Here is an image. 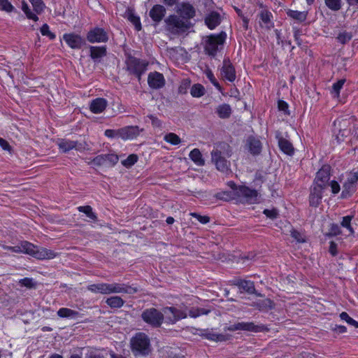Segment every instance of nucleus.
<instances>
[{
  "mask_svg": "<svg viewBox=\"0 0 358 358\" xmlns=\"http://www.w3.org/2000/svg\"><path fill=\"white\" fill-rule=\"evenodd\" d=\"M226 329L230 331H243L255 333L267 332L269 331V329L264 324H255L252 322H237L229 325Z\"/></svg>",
  "mask_w": 358,
  "mask_h": 358,
  "instance_id": "nucleus-7",
  "label": "nucleus"
},
{
  "mask_svg": "<svg viewBox=\"0 0 358 358\" xmlns=\"http://www.w3.org/2000/svg\"><path fill=\"white\" fill-rule=\"evenodd\" d=\"M78 210L85 213L87 217L94 222H96L98 220L96 215L92 211V208L90 206H79L78 207Z\"/></svg>",
  "mask_w": 358,
  "mask_h": 358,
  "instance_id": "nucleus-38",
  "label": "nucleus"
},
{
  "mask_svg": "<svg viewBox=\"0 0 358 358\" xmlns=\"http://www.w3.org/2000/svg\"><path fill=\"white\" fill-rule=\"evenodd\" d=\"M57 314L62 318L80 319L83 316V314L68 308H59L57 310Z\"/></svg>",
  "mask_w": 358,
  "mask_h": 358,
  "instance_id": "nucleus-28",
  "label": "nucleus"
},
{
  "mask_svg": "<svg viewBox=\"0 0 358 358\" xmlns=\"http://www.w3.org/2000/svg\"><path fill=\"white\" fill-rule=\"evenodd\" d=\"M352 33L345 31L339 33L338 36L336 37V39L341 43L345 44L346 43L349 42L352 39Z\"/></svg>",
  "mask_w": 358,
  "mask_h": 358,
  "instance_id": "nucleus-52",
  "label": "nucleus"
},
{
  "mask_svg": "<svg viewBox=\"0 0 358 358\" xmlns=\"http://www.w3.org/2000/svg\"><path fill=\"white\" fill-rule=\"evenodd\" d=\"M263 214L271 220H275L279 215L278 210L276 208H273L271 210L264 209Z\"/></svg>",
  "mask_w": 358,
  "mask_h": 358,
  "instance_id": "nucleus-57",
  "label": "nucleus"
},
{
  "mask_svg": "<svg viewBox=\"0 0 358 358\" xmlns=\"http://www.w3.org/2000/svg\"><path fill=\"white\" fill-rule=\"evenodd\" d=\"M187 317V315L185 310L173 306L164 307L163 313L155 308H146L141 315L142 320L154 329L161 327L164 320L167 324H174Z\"/></svg>",
  "mask_w": 358,
  "mask_h": 358,
  "instance_id": "nucleus-1",
  "label": "nucleus"
},
{
  "mask_svg": "<svg viewBox=\"0 0 358 358\" xmlns=\"http://www.w3.org/2000/svg\"><path fill=\"white\" fill-rule=\"evenodd\" d=\"M22 10L28 19L32 20L34 22H37L38 20V17L31 10L29 5L25 1L22 2Z\"/></svg>",
  "mask_w": 358,
  "mask_h": 358,
  "instance_id": "nucleus-42",
  "label": "nucleus"
},
{
  "mask_svg": "<svg viewBox=\"0 0 358 358\" xmlns=\"http://www.w3.org/2000/svg\"><path fill=\"white\" fill-rule=\"evenodd\" d=\"M215 113L220 118L228 119L232 113V110L229 104L223 103L216 108Z\"/></svg>",
  "mask_w": 358,
  "mask_h": 358,
  "instance_id": "nucleus-32",
  "label": "nucleus"
},
{
  "mask_svg": "<svg viewBox=\"0 0 358 358\" xmlns=\"http://www.w3.org/2000/svg\"><path fill=\"white\" fill-rule=\"evenodd\" d=\"M147 117L151 120V123L153 127H162V122L160 121V120L158 119V117H157L154 115H148Z\"/></svg>",
  "mask_w": 358,
  "mask_h": 358,
  "instance_id": "nucleus-64",
  "label": "nucleus"
},
{
  "mask_svg": "<svg viewBox=\"0 0 358 358\" xmlns=\"http://www.w3.org/2000/svg\"><path fill=\"white\" fill-rule=\"evenodd\" d=\"M259 16L261 20L265 24H268L271 22V18L273 17L272 13L268 10H262Z\"/></svg>",
  "mask_w": 358,
  "mask_h": 358,
  "instance_id": "nucleus-53",
  "label": "nucleus"
},
{
  "mask_svg": "<svg viewBox=\"0 0 358 358\" xmlns=\"http://www.w3.org/2000/svg\"><path fill=\"white\" fill-rule=\"evenodd\" d=\"M126 71L129 75L135 76L140 82L141 76L145 73L149 64L146 60L133 56L130 52H125Z\"/></svg>",
  "mask_w": 358,
  "mask_h": 358,
  "instance_id": "nucleus-4",
  "label": "nucleus"
},
{
  "mask_svg": "<svg viewBox=\"0 0 358 358\" xmlns=\"http://www.w3.org/2000/svg\"><path fill=\"white\" fill-rule=\"evenodd\" d=\"M226 38L227 34L224 31L206 36L203 38V48L206 54L215 57L219 51V46L224 45Z\"/></svg>",
  "mask_w": 358,
  "mask_h": 358,
  "instance_id": "nucleus-5",
  "label": "nucleus"
},
{
  "mask_svg": "<svg viewBox=\"0 0 358 358\" xmlns=\"http://www.w3.org/2000/svg\"><path fill=\"white\" fill-rule=\"evenodd\" d=\"M205 88L201 84H194L192 85L190 94L193 97H201L205 94Z\"/></svg>",
  "mask_w": 358,
  "mask_h": 358,
  "instance_id": "nucleus-40",
  "label": "nucleus"
},
{
  "mask_svg": "<svg viewBox=\"0 0 358 358\" xmlns=\"http://www.w3.org/2000/svg\"><path fill=\"white\" fill-rule=\"evenodd\" d=\"M257 306L260 310H271L274 308V303L270 299H265L257 302Z\"/></svg>",
  "mask_w": 358,
  "mask_h": 358,
  "instance_id": "nucleus-41",
  "label": "nucleus"
},
{
  "mask_svg": "<svg viewBox=\"0 0 358 358\" xmlns=\"http://www.w3.org/2000/svg\"><path fill=\"white\" fill-rule=\"evenodd\" d=\"M119 160V157L116 154H104L95 157L92 163L96 166H103L108 164L110 166H115Z\"/></svg>",
  "mask_w": 358,
  "mask_h": 358,
  "instance_id": "nucleus-16",
  "label": "nucleus"
},
{
  "mask_svg": "<svg viewBox=\"0 0 358 358\" xmlns=\"http://www.w3.org/2000/svg\"><path fill=\"white\" fill-rule=\"evenodd\" d=\"M229 285L237 287L241 294L246 293L250 295L255 294L257 296H262V295L256 290L255 282L252 280L235 278L229 281Z\"/></svg>",
  "mask_w": 358,
  "mask_h": 358,
  "instance_id": "nucleus-8",
  "label": "nucleus"
},
{
  "mask_svg": "<svg viewBox=\"0 0 358 358\" xmlns=\"http://www.w3.org/2000/svg\"><path fill=\"white\" fill-rule=\"evenodd\" d=\"M190 215L196 220L201 224H207L210 222V217L207 215H201L197 213H191Z\"/></svg>",
  "mask_w": 358,
  "mask_h": 358,
  "instance_id": "nucleus-61",
  "label": "nucleus"
},
{
  "mask_svg": "<svg viewBox=\"0 0 358 358\" xmlns=\"http://www.w3.org/2000/svg\"><path fill=\"white\" fill-rule=\"evenodd\" d=\"M59 147L64 152H67L72 149L80 150L83 148L81 143L69 140H62L59 143Z\"/></svg>",
  "mask_w": 358,
  "mask_h": 358,
  "instance_id": "nucleus-29",
  "label": "nucleus"
},
{
  "mask_svg": "<svg viewBox=\"0 0 358 358\" xmlns=\"http://www.w3.org/2000/svg\"><path fill=\"white\" fill-rule=\"evenodd\" d=\"M166 13V8L161 4L154 5L149 11V16L153 22V25L157 27L164 18Z\"/></svg>",
  "mask_w": 358,
  "mask_h": 358,
  "instance_id": "nucleus-17",
  "label": "nucleus"
},
{
  "mask_svg": "<svg viewBox=\"0 0 358 358\" xmlns=\"http://www.w3.org/2000/svg\"><path fill=\"white\" fill-rule=\"evenodd\" d=\"M90 50V57L94 63H100L101 59L107 55V48L106 45L93 46L87 45Z\"/></svg>",
  "mask_w": 358,
  "mask_h": 358,
  "instance_id": "nucleus-22",
  "label": "nucleus"
},
{
  "mask_svg": "<svg viewBox=\"0 0 358 358\" xmlns=\"http://www.w3.org/2000/svg\"><path fill=\"white\" fill-rule=\"evenodd\" d=\"M237 196L244 198L245 202L249 204L258 203L257 191L245 185H239Z\"/></svg>",
  "mask_w": 358,
  "mask_h": 358,
  "instance_id": "nucleus-12",
  "label": "nucleus"
},
{
  "mask_svg": "<svg viewBox=\"0 0 358 358\" xmlns=\"http://www.w3.org/2000/svg\"><path fill=\"white\" fill-rule=\"evenodd\" d=\"M62 39L70 48L73 50H80L87 45L85 38L76 32L64 34Z\"/></svg>",
  "mask_w": 358,
  "mask_h": 358,
  "instance_id": "nucleus-10",
  "label": "nucleus"
},
{
  "mask_svg": "<svg viewBox=\"0 0 358 358\" xmlns=\"http://www.w3.org/2000/svg\"><path fill=\"white\" fill-rule=\"evenodd\" d=\"M327 188L320 185L313 184L310 187L309 205L317 208L322 202V194Z\"/></svg>",
  "mask_w": 358,
  "mask_h": 358,
  "instance_id": "nucleus-13",
  "label": "nucleus"
},
{
  "mask_svg": "<svg viewBox=\"0 0 358 358\" xmlns=\"http://www.w3.org/2000/svg\"><path fill=\"white\" fill-rule=\"evenodd\" d=\"M0 9L6 12H11L14 10V7L8 0H0Z\"/></svg>",
  "mask_w": 358,
  "mask_h": 358,
  "instance_id": "nucleus-60",
  "label": "nucleus"
},
{
  "mask_svg": "<svg viewBox=\"0 0 358 358\" xmlns=\"http://www.w3.org/2000/svg\"><path fill=\"white\" fill-rule=\"evenodd\" d=\"M178 12L180 13L182 19L187 22H189V20L194 18L196 15L194 7L189 3H182Z\"/></svg>",
  "mask_w": 358,
  "mask_h": 358,
  "instance_id": "nucleus-25",
  "label": "nucleus"
},
{
  "mask_svg": "<svg viewBox=\"0 0 358 358\" xmlns=\"http://www.w3.org/2000/svg\"><path fill=\"white\" fill-rule=\"evenodd\" d=\"M19 282L22 287H25L27 288H33L36 285V283L34 282V280L30 278H24L23 279H21Z\"/></svg>",
  "mask_w": 358,
  "mask_h": 358,
  "instance_id": "nucleus-58",
  "label": "nucleus"
},
{
  "mask_svg": "<svg viewBox=\"0 0 358 358\" xmlns=\"http://www.w3.org/2000/svg\"><path fill=\"white\" fill-rule=\"evenodd\" d=\"M107 101L103 98H96L91 101L90 109L95 114L102 113L106 108Z\"/></svg>",
  "mask_w": 358,
  "mask_h": 358,
  "instance_id": "nucleus-27",
  "label": "nucleus"
},
{
  "mask_svg": "<svg viewBox=\"0 0 358 358\" xmlns=\"http://www.w3.org/2000/svg\"><path fill=\"white\" fill-rule=\"evenodd\" d=\"M328 186L331 187V192L334 194H336L340 192V185L336 180H331L330 182H328Z\"/></svg>",
  "mask_w": 358,
  "mask_h": 358,
  "instance_id": "nucleus-62",
  "label": "nucleus"
},
{
  "mask_svg": "<svg viewBox=\"0 0 358 358\" xmlns=\"http://www.w3.org/2000/svg\"><path fill=\"white\" fill-rule=\"evenodd\" d=\"M189 158L198 166H203L205 161L202 157L201 152L198 148L193 149L189 155Z\"/></svg>",
  "mask_w": 358,
  "mask_h": 358,
  "instance_id": "nucleus-35",
  "label": "nucleus"
},
{
  "mask_svg": "<svg viewBox=\"0 0 358 358\" xmlns=\"http://www.w3.org/2000/svg\"><path fill=\"white\" fill-rule=\"evenodd\" d=\"M350 131L338 130V133L336 135V140L338 143H341L345 140V138L349 136Z\"/></svg>",
  "mask_w": 358,
  "mask_h": 358,
  "instance_id": "nucleus-56",
  "label": "nucleus"
},
{
  "mask_svg": "<svg viewBox=\"0 0 358 358\" xmlns=\"http://www.w3.org/2000/svg\"><path fill=\"white\" fill-rule=\"evenodd\" d=\"M211 152H217L220 155L227 157V158H229L233 153L231 147L225 142L219 143Z\"/></svg>",
  "mask_w": 358,
  "mask_h": 358,
  "instance_id": "nucleus-30",
  "label": "nucleus"
},
{
  "mask_svg": "<svg viewBox=\"0 0 358 358\" xmlns=\"http://www.w3.org/2000/svg\"><path fill=\"white\" fill-rule=\"evenodd\" d=\"M340 317L342 320H345L348 324L358 328V322L350 317L346 312H342L340 314Z\"/></svg>",
  "mask_w": 358,
  "mask_h": 358,
  "instance_id": "nucleus-54",
  "label": "nucleus"
},
{
  "mask_svg": "<svg viewBox=\"0 0 358 358\" xmlns=\"http://www.w3.org/2000/svg\"><path fill=\"white\" fill-rule=\"evenodd\" d=\"M287 15L288 17H289L299 22H303L307 18L308 12L307 11L301 12V11H298V10H288L287 11Z\"/></svg>",
  "mask_w": 358,
  "mask_h": 358,
  "instance_id": "nucleus-34",
  "label": "nucleus"
},
{
  "mask_svg": "<svg viewBox=\"0 0 358 358\" xmlns=\"http://www.w3.org/2000/svg\"><path fill=\"white\" fill-rule=\"evenodd\" d=\"M205 24L208 29L213 30L221 23V16L217 11H211L205 17Z\"/></svg>",
  "mask_w": 358,
  "mask_h": 358,
  "instance_id": "nucleus-26",
  "label": "nucleus"
},
{
  "mask_svg": "<svg viewBox=\"0 0 358 358\" xmlns=\"http://www.w3.org/2000/svg\"><path fill=\"white\" fill-rule=\"evenodd\" d=\"M353 215H347L343 217L341 222V226L348 229L350 231V234L352 235L355 233L353 228L351 226V221L353 219Z\"/></svg>",
  "mask_w": 358,
  "mask_h": 358,
  "instance_id": "nucleus-47",
  "label": "nucleus"
},
{
  "mask_svg": "<svg viewBox=\"0 0 358 358\" xmlns=\"http://www.w3.org/2000/svg\"><path fill=\"white\" fill-rule=\"evenodd\" d=\"M245 146L248 152L254 156L259 155L262 150V142L252 136L248 138Z\"/></svg>",
  "mask_w": 358,
  "mask_h": 358,
  "instance_id": "nucleus-24",
  "label": "nucleus"
},
{
  "mask_svg": "<svg viewBox=\"0 0 358 358\" xmlns=\"http://www.w3.org/2000/svg\"><path fill=\"white\" fill-rule=\"evenodd\" d=\"M342 234L340 227L338 224L336 223H331L330 224V228L329 232L325 234V236L327 237H334Z\"/></svg>",
  "mask_w": 358,
  "mask_h": 358,
  "instance_id": "nucleus-46",
  "label": "nucleus"
},
{
  "mask_svg": "<svg viewBox=\"0 0 358 358\" xmlns=\"http://www.w3.org/2000/svg\"><path fill=\"white\" fill-rule=\"evenodd\" d=\"M326 6L334 11L341 8V0H324Z\"/></svg>",
  "mask_w": 358,
  "mask_h": 358,
  "instance_id": "nucleus-50",
  "label": "nucleus"
},
{
  "mask_svg": "<svg viewBox=\"0 0 358 358\" xmlns=\"http://www.w3.org/2000/svg\"><path fill=\"white\" fill-rule=\"evenodd\" d=\"M205 74L206 77L208 78V80L210 81V83L217 88V90H218L219 92L224 94L223 88L214 76L213 71L210 69H207L205 71Z\"/></svg>",
  "mask_w": 358,
  "mask_h": 358,
  "instance_id": "nucleus-39",
  "label": "nucleus"
},
{
  "mask_svg": "<svg viewBox=\"0 0 358 358\" xmlns=\"http://www.w3.org/2000/svg\"><path fill=\"white\" fill-rule=\"evenodd\" d=\"M221 74L224 79L229 82H234L236 80V70L229 58H224L223 60Z\"/></svg>",
  "mask_w": 358,
  "mask_h": 358,
  "instance_id": "nucleus-20",
  "label": "nucleus"
},
{
  "mask_svg": "<svg viewBox=\"0 0 358 358\" xmlns=\"http://www.w3.org/2000/svg\"><path fill=\"white\" fill-rule=\"evenodd\" d=\"M125 303V301L119 296H113L106 300V303L111 308H120Z\"/></svg>",
  "mask_w": 358,
  "mask_h": 358,
  "instance_id": "nucleus-33",
  "label": "nucleus"
},
{
  "mask_svg": "<svg viewBox=\"0 0 358 358\" xmlns=\"http://www.w3.org/2000/svg\"><path fill=\"white\" fill-rule=\"evenodd\" d=\"M29 1L32 4L34 10L37 14H41L43 11L45 6V3H43V0H29Z\"/></svg>",
  "mask_w": 358,
  "mask_h": 358,
  "instance_id": "nucleus-48",
  "label": "nucleus"
},
{
  "mask_svg": "<svg viewBox=\"0 0 358 358\" xmlns=\"http://www.w3.org/2000/svg\"><path fill=\"white\" fill-rule=\"evenodd\" d=\"M343 191L341 194L342 199H346L350 196L356 191V185L349 183L345 181L343 185Z\"/></svg>",
  "mask_w": 358,
  "mask_h": 358,
  "instance_id": "nucleus-36",
  "label": "nucleus"
},
{
  "mask_svg": "<svg viewBox=\"0 0 358 358\" xmlns=\"http://www.w3.org/2000/svg\"><path fill=\"white\" fill-rule=\"evenodd\" d=\"M148 83L150 88L159 90L165 85L166 81L162 73L154 71L148 74Z\"/></svg>",
  "mask_w": 358,
  "mask_h": 358,
  "instance_id": "nucleus-18",
  "label": "nucleus"
},
{
  "mask_svg": "<svg viewBox=\"0 0 358 358\" xmlns=\"http://www.w3.org/2000/svg\"><path fill=\"white\" fill-rule=\"evenodd\" d=\"M86 41L90 43H106L109 39L108 31L101 27L91 28L86 34Z\"/></svg>",
  "mask_w": 358,
  "mask_h": 358,
  "instance_id": "nucleus-9",
  "label": "nucleus"
},
{
  "mask_svg": "<svg viewBox=\"0 0 358 358\" xmlns=\"http://www.w3.org/2000/svg\"><path fill=\"white\" fill-rule=\"evenodd\" d=\"M138 157L136 154L129 155L127 158L122 162L124 166L127 168L131 167L135 163L137 162Z\"/></svg>",
  "mask_w": 358,
  "mask_h": 358,
  "instance_id": "nucleus-49",
  "label": "nucleus"
},
{
  "mask_svg": "<svg viewBox=\"0 0 358 358\" xmlns=\"http://www.w3.org/2000/svg\"><path fill=\"white\" fill-rule=\"evenodd\" d=\"M165 29L172 34L176 35L186 31L190 28L191 23L183 20L179 16L173 14L164 19Z\"/></svg>",
  "mask_w": 358,
  "mask_h": 358,
  "instance_id": "nucleus-6",
  "label": "nucleus"
},
{
  "mask_svg": "<svg viewBox=\"0 0 358 358\" xmlns=\"http://www.w3.org/2000/svg\"><path fill=\"white\" fill-rule=\"evenodd\" d=\"M215 197L218 200H222L224 201H229L234 199L233 194L229 191H223L220 192H217L215 194Z\"/></svg>",
  "mask_w": 358,
  "mask_h": 358,
  "instance_id": "nucleus-51",
  "label": "nucleus"
},
{
  "mask_svg": "<svg viewBox=\"0 0 358 358\" xmlns=\"http://www.w3.org/2000/svg\"><path fill=\"white\" fill-rule=\"evenodd\" d=\"M345 82V79H341V80H338L336 83L333 84L331 94L334 97L339 96L340 91L342 89Z\"/></svg>",
  "mask_w": 358,
  "mask_h": 358,
  "instance_id": "nucleus-44",
  "label": "nucleus"
},
{
  "mask_svg": "<svg viewBox=\"0 0 358 358\" xmlns=\"http://www.w3.org/2000/svg\"><path fill=\"white\" fill-rule=\"evenodd\" d=\"M164 139L173 145H177L181 142L180 138L174 133H169L166 134Z\"/></svg>",
  "mask_w": 358,
  "mask_h": 358,
  "instance_id": "nucleus-45",
  "label": "nucleus"
},
{
  "mask_svg": "<svg viewBox=\"0 0 358 358\" xmlns=\"http://www.w3.org/2000/svg\"><path fill=\"white\" fill-rule=\"evenodd\" d=\"M227 157L221 156L217 152H211V160L215 164L216 169L223 173H227L230 169L231 163L227 159Z\"/></svg>",
  "mask_w": 358,
  "mask_h": 358,
  "instance_id": "nucleus-19",
  "label": "nucleus"
},
{
  "mask_svg": "<svg viewBox=\"0 0 358 358\" xmlns=\"http://www.w3.org/2000/svg\"><path fill=\"white\" fill-rule=\"evenodd\" d=\"M130 347L135 357H146L152 351L150 340L148 336L143 332L136 333L131 338Z\"/></svg>",
  "mask_w": 358,
  "mask_h": 358,
  "instance_id": "nucleus-3",
  "label": "nucleus"
},
{
  "mask_svg": "<svg viewBox=\"0 0 358 358\" xmlns=\"http://www.w3.org/2000/svg\"><path fill=\"white\" fill-rule=\"evenodd\" d=\"M125 17L131 22L136 31H141L142 29L140 17L134 13L133 9L128 8L125 12Z\"/></svg>",
  "mask_w": 358,
  "mask_h": 358,
  "instance_id": "nucleus-31",
  "label": "nucleus"
},
{
  "mask_svg": "<svg viewBox=\"0 0 358 358\" xmlns=\"http://www.w3.org/2000/svg\"><path fill=\"white\" fill-rule=\"evenodd\" d=\"M13 252L24 253L40 260L50 259L57 256L53 250L38 247L27 241H22L17 245L13 246Z\"/></svg>",
  "mask_w": 358,
  "mask_h": 358,
  "instance_id": "nucleus-2",
  "label": "nucleus"
},
{
  "mask_svg": "<svg viewBox=\"0 0 358 358\" xmlns=\"http://www.w3.org/2000/svg\"><path fill=\"white\" fill-rule=\"evenodd\" d=\"M331 167L330 165H323L316 173V176L313 183L315 185H320L323 187L327 188L331 176Z\"/></svg>",
  "mask_w": 358,
  "mask_h": 358,
  "instance_id": "nucleus-14",
  "label": "nucleus"
},
{
  "mask_svg": "<svg viewBox=\"0 0 358 358\" xmlns=\"http://www.w3.org/2000/svg\"><path fill=\"white\" fill-rule=\"evenodd\" d=\"M275 138L278 140L279 148L283 153L289 156L294 155V148L289 141L283 138L280 131L276 132Z\"/></svg>",
  "mask_w": 358,
  "mask_h": 358,
  "instance_id": "nucleus-21",
  "label": "nucleus"
},
{
  "mask_svg": "<svg viewBox=\"0 0 358 358\" xmlns=\"http://www.w3.org/2000/svg\"><path fill=\"white\" fill-rule=\"evenodd\" d=\"M87 290L95 294H106V283H96L92 284L87 286Z\"/></svg>",
  "mask_w": 358,
  "mask_h": 358,
  "instance_id": "nucleus-37",
  "label": "nucleus"
},
{
  "mask_svg": "<svg viewBox=\"0 0 358 358\" xmlns=\"http://www.w3.org/2000/svg\"><path fill=\"white\" fill-rule=\"evenodd\" d=\"M143 129H140L138 126H127L119 129V137L123 140L136 138Z\"/></svg>",
  "mask_w": 358,
  "mask_h": 358,
  "instance_id": "nucleus-23",
  "label": "nucleus"
},
{
  "mask_svg": "<svg viewBox=\"0 0 358 358\" xmlns=\"http://www.w3.org/2000/svg\"><path fill=\"white\" fill-rule=\"evenodd\" d=\"M278 108L280 111L283 112L285 115H290V113L289 110V106L286 101H285L283 100H279L278 101Z\"/></svg>",
  "mask_w": 358,
  "mask_h": 358,
  "instance_id": "nucleus-59",
  "label": "nucleus"
},
{
  "mask_svg": "<svg viewBox=\"0 0 358 358\" xmlns=\"http://www.w3.org/2000/svg\"><path fill=\"white\" fill-rule=\"evenodd\" d=\"M346 181L348 182L349 183L356 185L358 181V173L350 172Z\"/></svg>",
  "mask_w": 358,
  "mask_h": 358,
  "instance_id": "nucleus-63",
  "label": "nucleus"
},
{
  "mask_svg": "<svg viewBox=\"0 0 358 358\" xmlns=\"http://www.w3.org/2000/svg\"><path fill=\"white\" fill-rule=\"evenodd\" d=\"M357 119L355 116L340 117L334 122V127L338 130L350 131L355 128Z\"/></svg>",
  "mask_w": 358,
  "mask_h": 358,
  "instance_id": "nucleus-15",
  "label": "nucleus"
},
{
  "mask_svg": "<svg viewBox=\"0 0 358 358\" xmlns=\"http://www.w3.org/2000/svg\"><path fill=\"white\" fill-rule=\"evenodd\" d=\"M210 312V310L203 308H192L189 311V315L191 317L196 318L202 315H208Z\"/></svg>",
  "mask_w": 358,
  "mask_h": 358,
  "instance_id": "nucleus-43",
  "label": "nucleus"
},
{
  "mask_svg": "<svg viewBox=\"0 0 358 358\" xmlns=\"http://www.w3.org/2000/svg\"><path fill=\"white\" fill-rule=\"evenodd\" d=\"M40 31L43 36H48L50 40H54L56 38V35L50 31L48 24H43Z\"/></svg>",
  "mask_w": 358,
  "mask_h": 358,
  "instance_id": "nucleus-55",
  "label": "nucleus"
},
{
  "mask_svg": "<svg viewBox=\"0 0 358 358\" xmlns=\"http://www.w3.org/2000/svg\"><path fill=\"white\" fill-rule=\"evenodd\" d=\"M106 294L124 293L134 294L138 292V289L133 285L124 283H106Z\"/></svg>",
  "mask_w": 358,
  "mask_h": 358,
  "instance_id": "nucleus-11",
  "label": "nucleus"
}]
</instances>
